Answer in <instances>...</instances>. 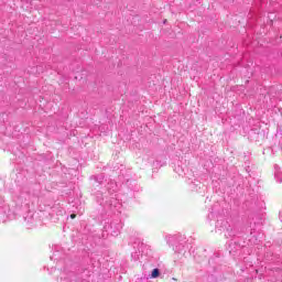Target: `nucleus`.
I'll return each instance as SVG.
<instances>
[{
	"mask_svg": "<svg viewBox=\"0 0 282 282\" xmlns=\"http://www.w3.org/2000/svg\"><path fill=\"white\" fill-rule=\"evenodd\" d=\"M70 219H76V214H72Z\"/></svg>",
	"mask_w": 282,
	"mask_h": 282,
	"instance_id": "obj_2",
	"label": "nucleus"
},
{
	"mask_svg": "<svg viewBox=\"0 0 282 282\" xmlns=\"http://www.w3.org/2000/svg\"><path fill=\"white\" fill-rule=\"evenodd\" d=\"M151 276H152V279H158V276H160V270L153 269Z\"/></svg>",
	"mask_w": 282,
	"mask_h": 282,
	"instance_id": "obj_1",
	"label": "nucleus"
}]
</instances>
